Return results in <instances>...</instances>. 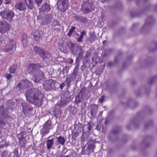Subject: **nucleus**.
Listing matches in <instances>:
<instances>
[{
    "instance_id": "13d9d810",
    "label": "nucleus",
    "mask_w": 157,
    "mask_h": 157,
    "mask_svg": "<svg viewBox=\"0 0 157 157\" xmlns=\"http://www.w3.org/2000/svg\"><path fill=\"white\" fill-rule=\"evenodd\" d=\"M13 0H5V2L4 3L6 4H11Z\"/></svg>"
},
{
    "instance_id": "c756f323",
    "label": "nucleus",
    "mask_w": 157,
    "mask_h": 157,
    "mask_svg": "<svg viewBox=\"0 0 157 157\" xmlns=\"http://www.w3.org/2000/svg\"><path fill=\"white\" fill-rule=\"evenodd\" d=\"M68 109L69 110L70 112V114L74 115L77 112V109L75 106H69L68 108Z\"/></svg>"
},
{
    "instance_id": "4468645a",
    "label": "nucleus",
    "mask_w": 157,
    "mask_h": 157,
    "mask_svg": "<svg viewBox=\"0 0 157 157\" xmlns=\"http://www.w3.org/2000/svg\"><path fill=\"white\" fill-rule=\"evenodd\" d=\"M9 24L6 22L0 21V32L2 34L7 32L10 30Z\"/></svg>"
},
{
    "instance_id": "423d86ee",
    "label": "nucleus",
    "mask_w": 157,
    "mask_h": 157,
    "mask_svg": "<svg viewBox=\"0 0 157 157\" xmlns=\"http://www.w3.org/2000/svg\"><path fill=\"white\" fill-rule=\"evenodd\" d=\"M58 84L55 81L50 79L45 82V83L43 84V86L44 88L47 91H50L51 90H55L57 88L56 84Z\"/></svg>"
},
{
    "instance_id": "4d7b16f0",
    "label": "nucleus",
    "mask_w": 157,
    "mask_h": 157,
    "mask_svg": "<svg viewBox=\"0 0 157 157\" xmlns=\"http://www.w3.org/2000/svg\"><path fill=\"white\" fill-rule=\"evenodd\" d=\"M5 76L8 80H9L12 77V75L10 74H6L5 75Z\"/></svg>"
},
{
    "instance_id": "c85d7f7f",
    "label": "nucleus",
    "mask_w": 157,
    "mask_h": 157,
    "mask_svg": "<svg viewBox=\"0 0 157 157\" xmlns=\"http://www.w3.org/2000/svg\"><path fill=\"white\" fill-rule=\"evenodd\" d=\"M76 66H75V68L74 69L73 72L72 74V76H74L75 77H76L78 70V67L79 65V63L76 62L75 63Z\"/></svg>"
},
{
    "instance_id": "3c124183",
    "label": "nucleus",
    "mask_w": 157,
    "mask_h": 157,
    "mask_svg": "<svg viewBox=\"0 0 157 157\" xmlns=\"http://www.w3.org/2000/svg\"><path fill=\"white\" fill-rule=\"evenodd\" d=\"M150 137L149 136H146V137L144 138V140L143 143L145 144V145H146L145 146L146 147H147L148 146L147 144L146 143V142L147 140H148L149 139Z\"/></svg>"
},
{
    "instance_id": "774afa93",
    "label": "nucleus",
    "mask_w": 157,
    "mask_h": 157,
    "mask_svg": "<svg viewBox=\"0 0 157 157\" xmlns=\"http://www.w3.org/2000/svg\"><path fill=\"white\" fill-rule=\"evenodd\" d=\"M86 126L88 131H89L90 130H91L92 128V126L91 125L88 124L86 125Z\"/></svg>"
},
{
    "instance_id": "f03ea898",
    "label": "nucleus",
    "mask_w": 157,
    "mask_h": 157,
    "mask_svg": "<svg viewBox=\"0 0 157 157\" xmlns=\"http://www.w3.org/2000/svg\"><path fill=\"white\" fill-rule=\"evenodd\" d=\"M44 66L42 63H33L29 64L28 66L26 72L33 75V80L35 83L44 80L45 78L44 74L40 70V68L44 67Z\"/></svg>"
},
{
    "instance_id": "2f4dec72",
    "label": "nucleus",
    "mask_w": 157,
    "mask_h": 157,
    "mask_svg": "<svg viewBox=\"0 0 157 157\" xmlns=\"http://www.w3.org/2000/svg\"><path fill=\"white\" fill-rule=\"evenodd\" d=\"M98 110L95 107L91 108L90 111V114L92 118H94L96 115Z\"/></svg>"
},
{
    "instance_id": "ea45409f",
    "label": "nucleus",
    "mask_w": 157,
    "mask_h": 157,
    "mask_svg": "<svg viewBox=\"0 0 157 157\" xmlns=\"http://www.w3.org/2000/svg\"><path fill=\"white\" fill-rule=\"evenodd\" d=\"M96 40V36L95 34H92L91 35L89 38V41L91 43L94 41Z\"/></svg>"
},
{
    "instance_id": "6e6552de",
    "label": "nucleus",
    "mask_w": 157,
    "mask_h": 157,
    "mask_svg": "<svg viewBox=\"0 0 157 157\" xmlns=\"http://www.w3.org/2000/svg\"><path fill=\"white\" fill-rule=\"evenodd\" d=\"M154 21V19L152 17H148L145 21L144 25L141 29V32L145 33L153 25Z\"/></svg>"
},
{
    "instance_id": "79ce46f5",
    "label": "nucleus",
    "mask_w": 157,
    "mask_h": 157,
    "mask_svg": "<svg viewBox=\"0 0 157 157\" xmlns=\"http://www.w3.org/2000/svg\"><path fill=\"white\" fill-rule=\"evenodd\" d=\"M25 134V132H21L17 135V137L19 139L22 140L25 138L24 135Z\"/></svg>"
},
{
    "instance_id": "8fccbe9b",
    "label": "nucleus",
    "mask_w": 157,
    "mask_h": 157,
    "mask_svg": "<svg viewBox=\"0 0 157 157\" xmlns=\"http://www.w3.org/2000/svg\"><path fill=\"white\" fill-rule=\"evenodd\" d=\"M5 125V123L2 118H0V127L2 128Z\"/></svg>"
},
{
    "instance_id": "49530a36",
    "label": "nucleus",
    "mask_w": 157,
    "mask_h": 157,
    "mask_svg": "<svg viewBox=\"0 0 157 157\" xmlns=\"http://www.w3.org/2000/svg\"><path fill=\"white\" fill-rule=\"evenodd\" d=\"M88 136L87 133L82 132L81 139L83 141H85L87 139Z\"/></svg>"
},
{
    "instance_id": "ddd939ff",
    "label": "nucleus",
    "mask_w": 157,
    "mask_h": 157,
    "mask_svg": "<svg viewBox=\"0 0 157 157\" xmlns=\"http://www.w3.org/2000/svg\"><path fill=\"white\" fill-rule=\"evenodd\" d=\"M85 91L86 88L85 87L82 88L80 90L78 94L75 96V102L76 104L78 105L82 102L83 96L85 94Z\"/></svg>"
},
{
    "instance_id": "5fc2aeb1",
    "label": "nucleus",
    "mask_w": 157,
    "mask_h": 157,
    "mask_svg": "<svg viewBox=\"0 0 157 157\" xmlns=\"http://www.w3.org/2000/svg\"><path fill=\"white\" fill-rule=\"evenodd\" d=\"M152 44H153V46H155V49H153L152 50L150 49V51H152V52H153V51H155V50L157 49V43L156 42H154Z\"/></svg>"
},
{
    "instance_id": "f3484780",
    "label": "nucleus",
    "mask_w": 157,
    "mask_h": 157,
    "mask_svg": "<svg viewBox=\"0 0 157 157\" xmlns=\"http://www.w3.org/2000/svg\"><path fill=\"white\" fill-rule=\"evenodd\" d=\"M76 49L78 50V52L77 53L78 54V56L76 58L75 62L79 63L80 59H82V56L84 52L83 51L82 47L80 45H78L76 46Z\"/></svg>"
},
{
    "instance_id": "b1692460",
    "label": "nucleus",
    "mask_w": 157,
    "mask_h": 157,
    "mask_svg": "<svg viewBox=\"0 0 157 157\" xmlns=\"http://www.w3.org/2000/svg\"><path fill=\"white\" fill-rule=\"evenodd\" d=\"M120 58V54H119L115 57L114 63L110 62L108 64V67H111L113 66H114L117 63Z\"/></svg>"
},
{
    "instance_id": "58836bf2",
    "label": "nucleus",
    "mask_w": 157,
    "mask_h": 157,
    "mask_svg": "<svg viewBox=\"0 0 157 157\" xmlns=\"http://www.w3.org/2000/svg\"><path fill=\"white\" fill-rule=\"evenodd\" d=\"M153 122L152 121H149L148 122L145 124V128L146 129L151 128L152 127Z\"/></svg>"
},
{
    "instance_id": "a211bd4d",
    "label": "nucleus",
    "mask_w": 157,
    "mask_h": 157,
    "mask_svg": "<svg viewBox=\"0 0 157 157\" xmlns=\"http://www.w3.org/2000/svg\"><path fill=\"white\" fill-rule=\"evenodd\" d=\"M51 9L50 6L48 3L45 2L43 4L41 7L39 8L40 13H44V12H48Z\"/></svg>"
},
{
    "instance_id": "e433bc0d",
    "label": "nucleus",
    "mask_w": 157,
    "mask_h": 157,
    "mask_svg": "<svg viewBox=\"0 0 157 157\" xmlns=\"http://www.w3.org/2000/svg\"><path fill=\"white\" fill-rule=\"evenodd\" d=\"M112 49H106L105 50V51L103 54V56L106 57L109 56L112 52Z\"/></svg>"
},
{
    "instance_id": "a19ab883",
    "label": "nucleus",
    "mask_w": 157,
    "mask_h": 157,
    "mask_svg": "<svg viewBox=\"0 0 157 157\" xmlns=\"http://www.w3.org/2000/svg\"><path fill=\"white\" fill-rule=\"evenodd\" d=\"M137 104V103H135L132 100H128L127 102V104H126V105L127 106H130V107L132 108H134L135 107H136V106H135L134 107H133L132 106H131V105H133V104Z\"/></svg>"
},
{
    "instance_id": "473e14b6",
    "label": "nucleus",
    "mask_w": 157,
    "mask_h": 157,
    "mask_svg": "<svg viewBox=\"0 0 157 157\" xmlns=\"http://www.w3.org/2000/svg\"><path fill=\"white\" fill-rule=\"evenodd\" d=\"M25 4L26 6H27V8L29 10H33L35 8L33 1Z\"/></svg>"
},
{
    "instance_id": "c9c22d12",
    "label": "nucleus",
    "mask_w": 157,
    "mask_h": 157,
    "mask_svg": "<svg viewBox=\"0 0 157 157\" xmlns=\"http://www.w3.org/2000/svg\"><path fill=\"white\" fill-rule=\"evenodd\" d=\"M61 111L59 109H55L53 111V115L56 117H58L60 116Z\"/></svg>"
},
{
    "instance_id": "20e7f679",
    "label": "nucleus",
    "mask_w": 157,
    "mask_h": 157,
    "mask_svg": "<svg viewBox=\"0 0 157 157\" xmlns=\"http://www.w3.org/2000/svg\"><path fill=\"white\" fill-rule=\"evenodd\" d=\"M53 16L51 14H45L44 13L40 14L37 17V20L41 24L47 25L51 22Z\"/></svg>"
},
{
    "instance_id": "0eeeda50",
    "label": "nucleus",
    "mask_w": 157,
    "mask_h": 157,
    "mask_svg": "<svg viewBox=\"0 0 157 157\" xmlns=\"http://www.w3.org/2000/svg\"><path fill=\"white\" fill-rule=\"evenodd\" d=\"M0 16L3 19L11 22L14 16V13L12 10H6L0 12Z\"/></svg>"
},
{
    "instance_id": "6ab92c4d",
    "label": "nucleus",
    "mask_w": 157,
    "mask_h": 157,
    "mask_svg": "<svg viewBox=\"0 0 157 157\" xmlns=\"http://www.w3.org/2000/svg\"><path fill=\"white\" fill-rule=\"evenodd\" d=\"M60 27L59 22L56 20H54L52 24V29L56 32H59L60 31Z\"/></svg>"
},
{
    "instance_id": "cd10ccee",
    "label": "nucleus",
    "mask_w": 157,
    "mask_h": 157,
    "mask_svg": "<svg viewBox=\"0 0 157 157\" xmlns=\"http://www.w3.org/2000/svg\"><path fill=\"white\" fill-rule=\"evenodd\" d=\"M56 140L58 142L57 144H59L62 146L64 144L65 140L63 137L60 136H59L56 137Z\"/></svg>"
},
{
    "instance_id": "6e6d98bb",
    "label": "nucleus",
    "mask_w": 157,
    "mask_h": 157,
    "mask_svg": "<svg viewBox=\"0 0 157 157\" xmlns=\"http://www.w3.org/2000/svg\"><path fill=\"white\" fill-rule=\"evenodd\" d=\"M83 37L81 35H80L77 38V41L79 42H82L83 41L82 39Z\"/></svg>"
},
{
    "instance_id": "7c9ffc66",
    "label": "nucleus",
    "mask_w": 157,
    "mask_h": 157,
    "mask_svg": "<svg viewBox=\"0 0 157 157\" xmlns=\"http://www.w3.org/2000/svg\"><path fill=\"white\" fill-rule=\"evenodd\" d=\"M43 56H41L43 59H47L50 60L51 59V54L48 52H45L44 51L43 53Z\"/></svg>"
},
{
    "instance_id": "4c0bfd02",
    "label": "nucleus",
    "mask_w": 157,
    "mask_h": 157,
    "mask_svg": "<svg viewBox=\"0 0 157 157\" xmlns=\"http://www.w3.org/2000/svg\"><path fill=\"white\" fill-rule=\"evenodd\" d=\"M22 42L23 46L24 47H26L27 46L28 41L27 37L26 36L25 37H23V38Z\"/></svg>"
},
{
    "instance_id": "864d4df0",
    "label": "nucleus",
    "mask_w": 157,
    "mask_h": 157,
    "mask_svg": "<svg viewBox=\"0 0 157 157\" xmlns=\"http://www.w3.org/2000/svg\"><path fill=\"white\" fill-rule=\"evenodd\" d=\"M130 14L131 16L132 17L139 16H140V14H139L136 13H134L133 12H131Z\"/></svg>"
},
{
    "instance_id": "5701e85b",
    "label": "nucleus",
    "mask_w": 157,
    "mask_h": 157,
    "mask_svg": "<svg viewBox=\"0 0 157 157\" xmlns=\"http://www.w3.org/2000/svg\"><path fill=\"white\" fill-rule=\"evenodd\" d=\"M55 140V138H52L50 140L48 139L47 141V147L48 150L51 149L52 146L54 144V142Z\"/></svg>"
},
{
    "instance_id": "9b49d317",
    "label": "nucleus",
    "mask_w": 157,
    "mask_h": 157,
    "mask_svg": "<svg viewBox=\"0 0 157 157\" xmlns=\"http://www.w3.org/2000/svg\"><path fill=\"white\" fill-rule=\"evenodd\" d=\"M21 105L22 108V112L25 115H29L33 110V108L32 106L26 102H22Z\"/></svg>"
},
{
    "instance_id": "f257e3e1",
    "label": "nucleus",
    "mask_w": 157,
    "mask_h": 157,
    "mask_svg": "<svg viewBox=\"0 0 157 157\" xmlns=\"http://www.w3.org/2000/svg\"><path fill=\"white\" fill-rule=\"evenodd\" d=\"M27 101L34 105L36 107H39L43 104L44 96L40 90L36 88H33L26 90L25 93Z\"/></svg>"
},
{
    "instance_id": "72a5a7b5",
    "label": "nucleus",
    "mask_w": 157,
    "mask_h": 157,
    "mask_svg": "<svg viewBox=\"0 0 157 157\" xmlns=\"http://www.w3.org/2000/svg\"><path fill=\"white\" fill-rule=\"evenodd\" d=\"M71 82L72 80L71 78H66L65 81H64V82L65 83V84H67V88L70 87Z\"/></svg>"
},
{
    "instance_id": "680f3d73",
    "label": "nucleus",
    "mask_w": 157,
    "mask_h": 157,
    "mask_svg": "<svg viewBox=\"0 0 157 157\" xmlns=\"http://www.w3.org/2000/svg\"><path fill=\"white\" fill-rule=\"evenodd\" d=\"M109 139L110 141L113 143H114L116 142V140L113 139L111 136H109Z\"/></svg>"
},
{
    "instance_id": "e2e57ef3",
    "label": "nucleus",
    "mask_w": 157,
    "mask_h": 157,
    "mask_svg": "<svg viewBox=\"0 0 157 157\" xmlns=\"http://www.w3.org/2000/svg\"><path fill=\"white\" fill-rule=\"evenodd\" d=\"M86 35V33L84 30H83L81 32V35H80L83 36H85Z\"/></svg>"
},
{
    "instance_id": "a18cd8bd",
    "label": "nucleus",
    "mask_w": 157,
    "mask_h": 157,
    "mask_svg": "<svg viewBox=\"0 0 157 157\" xmlns=\"http://www.w3.org/2000/svg\"><path fill=\"white\" fill-rule=\"evenodd\" d=\"M76 29V27L75 26H72L71 29L69 30V33H67V35L71 37L72 35V33L75 31Z\"/></svg>"
},
{
    "instance_id": "aec40b11",
    "label": "nucleus",
    "mask_w": 157,
    "mask_h": 157,
    "mask_svg": "<svg viewBox=\"0 0 157 157\" xmlns=\"http://www.w3.org/2000/svg\"><path fill=\"white\" fill-rule=\"evenodd\" d=\"M42 34L39 31L36 30L33 35V38L36 41H40L41 40Z\"/></svg>"
},
{
    "instance_id": "de8ad7c7",
    "label": "nucleus",
    "mask_w": 157,
    "mask_h": 157,
    "mask_svg": "<svg viewBox=\"0 0 157 157\" xmlns=\"http://www.w3.org/2000/svg\"><path fill=\"white\" fill-rule=\"evenodd\" d=\"M13 153L14 155L13 156V157H19L20 155L18 154V150L15 149L13 152Z\"/></svg>"
},
{
    "instance_id": "09e8293b",
    "label": "nucleus",
    "mask_w": 157,
    "mask_h": 157,
    "mask_svg": "<svg viewBox=\"0 0 157 157\" xmlns=\"http://www.w3.org/2000/svg\"><path fill=\"white\" fill-rule=\"evenodd\" d=\"M35 3L36 4L38 7H39L41 4L43 0H34Z\"/></svg>"
},
{
    "instance_id": "bb28decb",
    "label": "nucleus",
    "mask_w": 157,
    "mask_h": 157,
    "mask_svg": "<svg viewBox=\"0 0 157 157\" xmlns=\"http://www.w3.org/2000/svg\"><path fill=\"white\" fill-rule=\"evenodd\" d=\"M16 46L15 44H11L10 45L9 47L6 49V52H10V53H13L15 50Z\"/></svg>"
},
{
    "instance_id": "c03bdc74",
    "label": "nucleus",
    "mask_w": 157,
    "mask_h": 157,
    "mask_svg": "<svg viewBox=\"0 0 157 157\" xmlns=\"http://www.w3.org/2000/svg\"><path fill=\"white\" fill-rule=\"evenodd\" d=\"M16 69L17 67L16 66H12L9 68L10 72V73L13 74L15 72Z\"/></svg>"
},
{
    "instance_id": "9d476101",
    "label": "nucleus",
    "mask_w": 157,
    "mask_h": 157,
    "mask_svg": "<svg viewBox=\"0 0 157 157\" xmlns=\"http://www.w3.org/2000/svg\"><path fill=\"white\" fill-rule=\"evenodd\" d=\"M69 6L68 0H58L57 6L60 11L65 12Z\"/></svg>"
},
{
    "instance_id": "412c9836",
    "label": "nucleus",
    "mask_w": 157,
    "mask_h": 157,
    "mask_svg": "<svg viewBox=\"0 0 157 157\" xmlns=\"http://www.w3.org/2000/svg\"><path fill=\"white\" fill-rule=\"evenodd\" d=\"M73 18H75V20L78 21L82 23H83L86 21V19L85 17L78 15L77 16L75 13L73 14Z\"/></svg>"
},
{
    "instance_id": "dca6fc26",
    "label": "nucleus",
    "mask_w": 157,
    "mask_h": 157,
    "mask_svg": "<svg viewBox=\"0 0 157 157\" xmlns=\"http://www.w3.org/2000/svg\"><path fill=\"white\" fill-rule=\"evenodd\" d=\"M14 7L16 10L20 11H25L26 9V5L24 2H21L17 3Z\"/></svg>"
},
{
    "instance_id": "7ed1b4c3",
    "label": "nucleus",
    "mask_w": 157,
    "mask_h": 157,
    "mask_svg": "<svg viewBox=\"0 0 157 157\" xmlns=\"http://www.w3.org/2000/svg\"><path fill=\"white\" fill-rule=\"evenodd\" d=\"M71 100V93L67 90V91L63 94L60 101L57 103V105L59 107H62L68 103Z\"/></svg>"
},
{
    "instance_id": "bf43d9fd",
    "label": "nucleus",
    "mask_w": 157,
    "mask_h": 157,
    "mask_svg": "<svg viewBox=\"0 0 157 157\" xmlns=\"http://www.w3.org/2000/svg\"><path fill=\"white\" fill-rule=\"evenodd\" d=\"M105 98V96L103 95L102 96L101 98L99 99V101L101 103H102L104 100Z\"/></svg>"
},
{
    "instance_id": "69168bd1",
    "label": "nucleus",
    "mask_w": 157,
    "mask_h": 157,
    "mask_svg": "<svg viewBox=\"0 0 157 157\" xmlns=\"http://www.w3.org/2000/svg\"><path fill=\"white\" fill-rule=\"evenodd\" d=\"M138 25V24L137 23H135L133 24L132 26V30H133L135 28H136L137 26Z\"/></svg>"
},
{
    "instance_id": "f704fd0d",
    "label": "nucleus",
    "mask_w": 157,
    "mask_h": 157,
    "mask_svg": "<svg viewBox=\"0 0 157 157\" xmlns=\"http://www.w3.org/2000/svg\"><path fill=\"white\" fill-rule=\"evenodd\" d=\"M1 157H11V155L9 152L5 151L2 153Z\"/></svg>"
},
{
    "instance_id": "f8f14e48",
    "label": "nucleus",
    "mask_w": 157,
    "mask_h": 157,
    "mask_svg": "<svg viewBox=\"0 0 157 157\" xmlns=\"http://www.w3.org/2000/svg\"><path fill=\"white\" fill-rule=\"evenodd\" d=\"M32 85V83L27 79L22 80L21 82H19L17 85V88L19 90L22 89H25Z\"/></svg>"
},
{
    "instance_id": "338daca9",
    "label": "nucleus",
    "mask_w": 157,
    "mask_h": 157,
    "mask_svg": "<svg viewBox=\"0 0 157 157\" xmlns=\"http://www.w3.org/2000/svg\"><path fill=\"white\" fill-rule=\"evenodd\" d=\"M65 82H63L59 86V87L61 90H62L63 87L65 86Z\"/></svg>"
},
{
    "instance_id": "052dcab7",
    "label": "nucleus",
    "mask_w": 157,
    "mask_h": 157,
    "mask_svg": "<svg viewBox=\"0 0 157 157\" xmlns=\"http://www.w3.org/2000/svg\"><path fill=\"white\" fill-rule=\"evenodd\" d=\"M78 52V50L76 49V47L75 49L72 51V52L74 55H75L77 54Z\"/></svg>"
},
{
    "instance_id": "37998d69",
    "label": "nucleus",
    "mask_w": 157,
    "mask_h": 157,
    "mask_svg": "<svg viewBox=\"0 0 157 157\" xmlns=\"http://www.w3.org/2000/svg\"><path fill=\"white\" fill-rule=\"evenodd\" d=\"M157 80V75H156L152 78L151 79L149 82V84L151 85L153 83L155 82Z\"/></svg>"
},
{
    "instance_id": "1a4fd4ad",
    "label": "nucleus",
    "mask_w": 157,
    "mask_h": 157,
    "mask_svg": "<svg viewBox=\"0 0 157 157\" xmlns=\"http://www.w3.org/2000/svg\"><path fill=\"white\" fill-rule=\"evenodd\" d=\"M53 128V126L51 124V121L48 120L45 123L40 130V134L42 135V137L48 134L50 130Z\"/></svg>"
},
{
    "instance_id": "2eb2a0df",
    "label": "nucleus",
    "mask_w": 157,
    "mask_h": 157,
    "mask_svg": "<svg viewBox=\"0 0 157 157\" xmlns=\"http://www.w3.org/2000/svg\"><path fill=\"white\" fill-rule=\"evenodd\" d=\"M139 124L140 123L137 118L133 119L131 120L128 124L127 126V128L130 130L132 127L137 128Z\"/></svg>"
},
{
    "instance_id": "39448f33",
    "label": "nucleus",
    "mask_w": 157,
    "mask_h": 157,
    "mask_svg": "<svg viewBox=\"0 0 157 157\" xmlns=\"http://www.w3.org/2000/svg\"><path fill=\"white\" fill-rule=\"evenodd\" d=\"M95 9V6L93 3L89 1L84 2L80 10L84 14H88L90 12L93 11Z\"/></svg>"
},
{
    "instance_id": "603ef678",
    "label": "nucleus",
    "mask_w": 157,
    "mask_h": 157,
    "mask_svg": "<svg viewBox=\"0 0 157 157\" xmlns=\"http://www.w3.org/2000/svg\"><path fill=\"white\" fill-rule=\"evenodd\" d=\"M67 44L69 48H72L74 47V44L71 42H68L67 43Z\"/></svg>"
},
{
    "instance_id": "a878e982",
    "label": "nucleus",
    "mask_w": 157,
    "mask_h": 157,
    "mask_svg": "<svg viewBox=\"0 0 157 157\" xmlns=\"http://www.w3.org/2000/svg\"><path fill=\"white\" fill-rule=\"evenodd\" d=\"M95 148L94 145L93 144H89L86 149V154H89L90 152H93L94 148Z\"/></svg>"
},
{
    "instance_id": "393cba45",
    "label": "nucleus",
    "mask_w": 157,
    "mask_h": 157,
    "mask_svg": "<svg viewBox=\"0 0 157 157\" xmlns=\"http://www.w3.org/2000/svg\"><path fill=\"white\" fill-rule=\"evenodd\" d=\"M7 114V109H5L3 105L0 106V115L6 117Z\"/></svg>"
},
{
    "instance_id": "4be33fe9",
    "label": "nucleus",
    "mask_w": 157,
    "mask_h": 157,
    "mask_svg": "<svg viewBox=\"0 0 157 157\" xmlns=\"http://www.w3.org/2000/svg\"><path fill=\"white\" fill-rule=\"evenodd\" d=\"M34 52L41 56H43V53L44 50L37 46H35L34 47Z\"/></svg>"
},
{
    "instance_id": "0e129e2a",
    "label": "nucleus",
    "mask_w": 157,
    "mask_h": 157,
    "mask_svg": "<svg viewBox=\"0 0 157 157\" xmlns=\"http://www.w3.org/2000/svg\"><path fill=\"white\" fill-rule=\"evenodd\" d=\"M135 94L136 96L138 97L140 95V93L139 90L136 91L135 92Z\"/></svg>"
}]
</instances>
